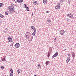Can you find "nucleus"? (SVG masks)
Segmentation results:
<instances>
[{
  "label": "nucleus",
  "instance_id": "f257e3e1",
  "mask_svg": "<svg viewBox=\"0 0 76 76\" xmlns=\"http://www.w3.org/2000/svg\"><path fill=\"white\" fill-rule=\"evenodd\" d=\"M8 9L11 13H15L16 12L15 10V8L13 7L9 6L8 7Z\"/></svg>",
  "mask_w": 76,
  "mask_h": 76
},
{
  "label": "nucleus",
  "instance_id": "f03ea898",
  "mask_svg": "<svg viewBox=\"0 0 76 76\" xmlns=\"http://www.w3.org/2000/svg\"><path fill=\"white\" fill-rule=\"evenodd\" d=\"M31 33L28 32H26L25 34V36L26 37V38L27 39H29V35H31Z\"/></svg>",
  "mask_w": 76,
  "mask_h": 76
},
{
  "label": "nucleus",
  "instance_id": "7ed1b4c3",
  "mask_svg": "<svg viewBox=\"0 0 76 76\" xmlns=\"http://www.w3.org/2000/svg\"><path fill=\"white\" fill-rule=\"evenodd\" d=\"M14 46L15 48H19L20 47V44L19 43H17Z\"/></svg>",
  "mask_w": 76,
  "mask_h": 76
},
{
  "label": "nucleus",
  "instance_id": "20e7f679",
  "mask_svg": "<svg viewBox=\"0 0 76 76\" xmlns=\"http://www.w3.org/2000/svg\"><path fill=\"white\" fill-rule=\"evenodd\" d=\"M64 32H65V31L63 30H62L59 31V33L61 35H64Z\"/></svg>",
  "mask_w": 76,
  "mask_h": 76
},
{
  "label": "nucleus",
  "instance_id": "39448f33",
  "mask_svg": "<svg viewBox=\"0 0 76 76\" xmlns=\"http://www.w3.org/2000/svg\"><path fill=\"white\" fill-rule=\"evenodd\" d=\"M58 52H56L55 54H54L52 56L53 58H54V57H56L57 56H58Z\"/></svg>",
  "mask_w": 76,
  "mask_h": 76
},
{
  "label": "nucleus",
  "instance_id": "423d86ee",
  "mask_svg": "<svg viewBox=\"0 0 76 76\" xmlns=\"http://www.w3.org/2000/svg\"><path fill=\"white\" fill-rule=\"evenodd\" d=\"M71 56H70L69 58H67V59L66 60V62L67 63H68L69 61H70V57Z\"/></svg>",
  "mask_w": 76,
  "mask_h": 76
},
{
  "label": "nucleus",
  "instance_id": "0eeeda50",
  "mask_svg": "<svg viewBox=\"0 0 76 76\" xmlns=\"http://www.w3.org/2000/svg\"><path fill=\"white\" fill-rule=\"evenodd\" d=\"M8 40H9L8 42H12V39L10 37H9Z\"/></svg>",
  "mask_w": 76,
  "mask_h": 76
},
{
  "label": "nucleus",
  "instance_id": "6e6552de",
  "mask_svg": "<svg viewBox=\"0 0 76 76\" xmlns=\"http://www.w3.org/2000/svg\"><path fill=\"white\" fill-rule=\"evenodd\" d=\"M69 18H73V14L70 13L69 14Z\"/></svg>",
  "mask_w": 76,
  "mask_h": 76
},
{
  "label": "nucleus",
  "instance_id": "1a4fd4ad",
  "mask_svg": "<svg viewBox=\"0 0 76 76\" xmlns=\"http://www.w3.org/2000/svg\"><path fill=\"white\" fill-rule=\"evenodd\" d=\"M72 57L73 59L75 58V53L74 52H72Z\"/></svg>",
  "mask_w": 76,
  "mask_h": 76
},
{
  "label": "nucleus",
  "instance_id": "9d476101",
  "mask_svg": "<svg viewBox=\"0 0 76 76\" xmlns=\"http://www.w3.org/2000/svg\"><path fill=\"white\" fill-rule=\"evenodd\" d=\"M55 9H56L57 10H58V9H60V7L57 5L55 7Z\"/></svg>",
  "mask_w": 76,
  "mask_h": 76
},
{
  "label": "nucleus",
  "instance_id": "9b49d317",
  "mask_svg": "<svg viewBox=\"0 0 76 76\" xmlns=\"http://www.w3.org/2000/svg\"><path fill=\"white\" fill-rule=\"evenodd\" d=\"M37 68L38 69H40L41 67V65L40 64H39V65L37 66Z\"/></svg>",
  "mask_w": 76,
  "mask_h": 76
},
{
  "label": "nucleus",
  "instance_id": "f8f14e48",
  "mask_svg": "<svg viewBox=\"0 0 76 76\" xmlns=\"http://www.w3.org/2000/svg\"><path fill=\"white\" fill-rule=\"evenodd\" d=\"M34 3L35 4V5H36V6H37L38 5V2H37V1H35Z\"/></svg>",
  "mask_w": 76,
  "mask_h": 76
},
{
  "label": "nucleus",
  "instance_id": "ddd939ff",
  "mask_svg": "<svg viewBox=\"0 0 76 76\" xmlns=\"http://www.w3.org/2000/svg\"><path fill=\"white\" fill-rule=\"evenodd\" d=\"M49 61H47L46 62L45 64H46V66H47L48 65V64H49Z\"/></svg>",
  "mask_w": 76,
  "mask_h": 76
},
{
  "label": "nucleus",
  "instance_id": "4468645a",
  "mask_svg": "<svg viewBox=\"0 0 76 76\" xmlns=\"http://www.w3.org/2000/svg\"><path fill=\"white\" fill-rule=\"evenodd\" d=\"M18 3H22V2L23 1V0H18Z\"/></svg>",
  "mask_w": 76,
  "mask_h": 76
},
{
  "label": "nucleus",
  "instance_id": "2eb2a0df",
  "mask_svg": "<svg viewBox=\"0 0 76 76\" xmlns=\"http://www.w3.org/2000/svg\"><path fill=\"white\" fill-rule=\"evenodd\" d=\"M47 0H44L43 2V3L44 4H45V3H47Z\"/></svg>",
  "mask_w": 76,
  "mask_h": 76
},
{
  "label": "nucleus",
  "instance_id": "dca6fc26",
  "mask_svg": "<svg viewBox=\"0 0 76 76\" xmlns=\"http://www.w3.org/2000/svg\"><path fill=\"white\" fill-rule=\"evenodd\" d=\"M31 29H34V28H35V27L34 26H31Z\"/></svg>",
  "mask_w": 76,
  "mask_h": 76
},
{
  "label": "nucleus",
  "instance_id": "f3484780",
  "mask_svg": "<svg viewBox=\"0 0 76 76\" xmlns=\"http://www.w3.org/2000/svg\"><path fill=\"white\" fill-rule=\"evenodd\" d=\"M26 9L27 11H29V7H27Z\"/></svg>",
  "mask_w": 76,
  "mask_h": 76
},
{
  "label": "nucleus",
  "instance_id": "a211bd4d",
  "mask_svg": "<svg viewBox=\"0 0 76 76\" xmlns=\"http://www.w3.org/2000/svg\"><path fill=\"white\" fill-rule=\"evenodd\" d=\"M0 17L3 18H4V16L1 14H0Z\"/></svg>",
  "mask_w": 76,
  "mask_h": 76
},
{
  "label": "nucleus",
  "instance_id": "6ab92c4d",
  "mask_svg": "<svg viewBox=\"0 0 76 76\" xmlns=\"http://www.w3.org/2000/svg\"><path fill=\"white\" fill-rule=\"evenodd\" d=\"M35 34H36V32H34L32 33V35H33V36H35Z\"/></svg>",
  "mask_w": 76,
  "mask_h": 76
},
{
  "label": "nucleus",
  "instance_id": "aec40b11",
  "mask_svg": "<svg viewBox=\"0 0 76 76\" xmlns=\"http://www.w3.org/2000/svg\"><path fill=\"white\" fill-rule=\"evenodd\" d=\"M47 22H48L50 23V22H51V20H50L48 19L47 20Z\"/></svg>",
  "mask_w": 76,
  "mask_h": 76
},
{
  "label": "nucleus",
  "instance_id": "412c9836",
  "mask_svg": "<svg viewBox=\"0 0 76 76\" xmlns=\"http://www.w3.org/2000/svg\"><path fill=\"white\" fill-rule=\"evenodd\" d=\"M24 5H25V6L24 7V8H26L27 7V5L25 4H24Z\"/></svg>",
  "mask_w": 76,
  "mask_h": 76
},
{
  "label": "nucleus",
  "instance_id": "4be33fe9",
  "mask_svg": "<svg viewBox=\"0 0 76 76\" xmlns=\"http://www.w3.org/2000/svg\"><path fill=\"white\" fill-rule=\"evenodd\" d=\"M10 71L12 73H13V71L12 69H11L10 70Z\"/></svg>",
  "mask_w": 76,
  "mask_h": 76
},
{
  "label": "nucleus",
  "instance_id": "5701e85b",
  "mask_svg": "<svg viewBox=\"0 0 76 76\" xmlns=\"http://www.w3.org/2000/svg\"><path fill=\"white\" fill-rule=\"evenodd\" d=\"M3 6V3H0V7H2Z\"/></svg>",
  "mask_w": 76,
  "mask_h": 76
},
{
  "label": "nucleus",
  "instance_id": "b1692460",
  "mask_svg": "<svg viewBox=\"0 0 76 76\" xmlns=\"http://www.w3.org/2000/svg\"><path fill=\"white\" fill-rule=\"evenodd\" d=\"M5 60H6V58H3L1 60V61H5Z\"/></svg>",
  "mask_w": 76,
  "mask_h": 76
},
{
  "label": "nucleus",
  "instance_id": "393cba45",
  "mask_svg": "<svg viewBox=\"0 0 76 76\" xmlns=\"http://www.w3.org/2000/svg\"><path fill=\"white\" fill-rule=\"evenodd\" d=\"M34 32H36V31H37L36 30V29H35V28H34V29H33Z\"/></svg>",
  "mask_w": 76,
  "mask_h": 76
},
{
  "label": "nucleus",
  "instance_id": "a878e982",
  "mask_svg": "<svg viewBox=\"0 0 76 76\" xmlns=\"http://www.w3.org/2000/svg\"><path fill=\"white\" fill-rule=\"evenodd\" d=\"M17 72H18V74H19V73H20V71H19V69H18L17 70Z\"/></svg>",
  "mask_w": 76,
  "mask_h": 76
},
{
  "label": "nucleus",
  "instance_id": "bb28decb",
  "mask_svg": "<svg viewBox=\"0 0 76 76\" xmlns=\"http://www.w3.org/2000/svg\"><path fill=\"white\" fill-rule=\"evenodd\" d=\"M48 57H50V53L48 52Z\"/></svg>",
  "mask_w": 76,
  "mask_h": 76
},
{
  "label": "nucleus",
  "instance_id": "cd10ccee",
  "mask_svg": "<svg viewBox=\"0 0 76 76\" xmlns=\"http://www.w3.org/2000/svg\"><path fill=\"white\" fill-rule=\"evenodd\" d=\"M18 1V0L16 1L15 2V3H16V4H17V3H19V2Z\"/></svg>",
  "mask_w": 76,
  "mask_h": 76
},
{
  "label": "nucleus",
  "instance_id": "c85d7f7f",
  "mask_svg": "<svg viewBox=\"0 0 76 76\" xmlns=\"http://www.w3.org/2000/svg\"><path fill=\"white\" fill-rule=\"evenodd\" d=\"M57 6H59V7H60V4L59 3H58Z\"/></svg>",
  "mask_w": 76,
  "mask_h": 76
},
{
  "label": "nucleus",
  "instance_id": "c756f323",
  "mask_svg": "<svg viewBox=\"0 0 76 76\" xmlns=\"http://www.w3.org/2000/svg\"><path fill=\"white\" fill-rule=\"evenodd\" d=\"M5 13L6 15H8L9 14V13L7 12H5Z\"/></svg>",
  "mask_w": 76,
  "mask_h": 76
},
{
  "label": "nucleus",
  "instance_id": "7c9ffc66",
  "mask_svg": "<svg viewBox=\"0 0 76 76\" xmlns=\"http://www.w3.org/2000/svg\"><path fill=\"white\" fill-rule=\"evenodd\" d=\"M13 73H10V76H13Z\"/></svg>",
  "mask_w": 76,
  "mask_h": 76
},
{
  "label": "nucleus",
  "instance_id": "2f4dec72",
  "mask_svg": "<svg viewBox=\"0 0 76 76\" xmlns=\"http://www.w3.org/2000/svg\"><path fill=\"white\" fill-rule=\"evenodd\" d=\"M1 68L2 69H4V66H1Z\"/></svg>",
  "mask_w": 76,
  "mask_h": 76
},
{
  "label": "nucleus",
  "instance_id": "473e14b6",
  "mask_svg": "<svg viewBox=\"0 0 76 76\" xmlns=\"http://www.w3.org/2000/svg\"><path fill=\"white\" fill-rule=\"evenodd\" d=\"M70 14H67V15H66V16H69V15Z\"/></svg>",
  "mask_w": 76,
  "mask_h": 76
},
{
  "label": "nucleus",
  "instance_id": "72a5a7b5",
  "mask_svg": "<svg viewBox=\"0 0 76 76\" xmlns=\"http://www.w3.org/2000/svg\"><path fill=\"white\" fill-rule=\"evenodd\" d=\"M50 12V11H47L46 12V13H49Z\"/></svg>",
  "mask_w": 76,
  "mask_h": 76
},
{
  "label": "nucleus",
  "instance_id": "f704fd0d",
  "mask_svg": "<svg viewBox=\"0 0 76 76\" xmlns=\"http://www.w3.org/2000/svg\"><path fill=\"white\" fill-rule=\"evenodd\" d=\"M67 56H69V57L70 56V54H67Z\"/></svg>",
  "mask_w": 76,
  "mask_h": 76
},
{
  "label": "nucleus",
  "instance_id": "c9c22d12",
  "mask_svg": "<svg viewBox=\"0 0 76 76\" xmlns=\"http://www.w3.org/2000/svg\"><path fill=\"white\" fill-rule=\"evenodd\" d=\"M31 39H33V36H31Z\"/></svg>",
  "mask_w": 76,
  "mask_h": 76
},
{
  "label": "nucleus",
  "instance_id": "e433bc0d",
  "mask_svg": "<svg viewBox=\"0 0 76 76\" xmlns=\"http://www.w3.org/2000/svg\"><path fill=\"white\" fill-rule=\"evenodd\" d=\"M6 32H7V28H6Z\"/></svg>",
  "mask_w": 76,
  "mask_h": 76
},
{
  "label": "nucleus",
  "instance_id": "4c0bfd02",
  "mask_svg": "<svg viewBox=\"0 0 76 76\" xmlns=\"http://www.w3.org/2000/svg\"><path fill=\"white\" fill-rule=\"evenodd\" d=\"M6 31H4V33H6Z\"/></svg>",
  "mask_w": 76,
  "mask_h": 76
},
{
  "label": "nucleus",
  "instance_id": "58836bf2",
  "mask_svg": "<svg viewBox=\"0 0 76 76\" xmlns=\"http://www.w3.org/2000/svg\"><path fill=\"white\" fill-rule=\"evenodd\" d=\"M56 42V40H54V42Z\"/></svg>",
  "mask_w": 76,
  "mask_h": 76
},
{
  "label": "nucleus",
  "instance_id": "ea45409f",
  "mask_svg": "<svg viewBox=\"0 0 76 76\" xmlns=\"http://www.w3.org/2000/svg\"><path fill=\"white\" fill-rule=\"evenodd\" d=\"M32 1H33L34 2H35V1H34V0H32Z\"/></svg>",
  "mask_w": 76,
  "mask_h": 76
},
{
  "label": "nucleus",
  "instance_id": "a19ab883",
  "mask_svg": "<svg viewBox=\"0 0 76 76\" xmlns=\"http://www.w3.org/2000/svg\"><path fill=\"white\" fill-rule=\"evenodd\" d=\"M63 1H64V0H62V1H62V2H63Z\"/></svg>",
  "mask_w": 76,
  "mask_h": 76
},
{
  "label": "nucleus",
  "instance_id": "79ce46f5",
  "mask_svg": "<svg viewBox=\"0 0 76 76\" xmlns=\"http://www.w3.org/2000/svg\"><path fill=\"white\" fill-rule=\"evenodd\" d=\"M15 6H16V7H17V6H17V5H15Z\"/></svg>",
  "mask_w": 76,
  "mask_h": 76
},
{
  "label": "nucleus",
  "instance_id": "37998d69",
  "mask_svg": "<svg viewBox=\"0 0 76 76\" xmlns=\"http://www.w3.org/2000/svg\"><path fill=\"white\" fill-rule=\"evenodd\" d=\"M56 39H56V38H55V39H54L55 41V40H56Z\"/></svg>",
  "mask_w": 76,
  "mask_h": 76
},
{
  "label": "nucleus",
  "instance_id": "c03bdc74",
  "mask_svg": "<svg viewBox=\"0 0 76 76\" xmlns=\"http://www.w3.org/2000/svg\"><path fill=\"white\" fill-rule=\"evenodd\" d=\"M34 76H37L36 75H34Z\"/></svg>",
  "mask_w": 76,
  "mask_h": 76
},
{
  "label": "nucleus",
  "instance_id": "a18cd8bd",
  "mask_svg": "<svg viewBox=\"0 0 76 76\" xmlns=\"http://www.w3.org/2000/svg\"><path fill=\"white\" fill-rule=\"evenodd\" d=\"M30 41H32V39Z\"/></svg>",
  "mask_w": 76,
  "mask_h": 76
},
{
  "label": "nucleus",
  "instance_id": "49530a36",
  "mask_svg": "<svg viewBox=\"0 0 76 76\" xmlns=\"http://www.w3.org/2000/svg\"><path fill=\"white\" fill-rule=\"evenodd\" d=\"M32 16H33V14H32Z\"/></svg>",
  "mask_w": 76,
  "mask_h": 76
},
{
  "label": "nucleus",
  "instance_id": "de8ad7c7",
  "mask_svg": "<svg viewBox=\"0 0 76 76\" xmlns=\"http://www.w3.org/2000/svg\"><path fill=\"white\" fill-rule=\"evenodd\" d=\"M14 1H15V0H13Z\"/></svg>",
  "mask_w": 76,
  "mask_h": 76
},
{
  "label": "nucleus",
  "instance_id": "09e8293b",
  "mask_svg": "<svg viewBox=\"0 0 76 76\" xmlns=\"http://www.w3.org/2000/svg\"><path fill=\"white\" fill-rule=\"evenodd\" d=\"M67 19V20H69V19Z\"/></svg>",
  "mask_w": 76,
  "mask_h": 76
},
{
  "label": "nucleus",
  "instance_id": "8fccbe9b",
  "mask_svg": "<svg viewBox=\"0 0 76 76\" xmlns=\"http://www.w3.org/2000/svg\"><path fill=\"white\" fill-rule=\"evenodd\" d=\"M67 21H68V20H67Z\"/></svg>",
  "mask_w": 76,
  "mask_h": 76
}]
</instances>
